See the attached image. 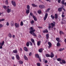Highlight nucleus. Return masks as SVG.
I'll list each match as a JSON object with an SVG mask.
<instances>
[{"instance_id":"obj_47","label":"nucleus","mask_w":66,"mask_h":66,"mask_svg":"<svg viewBox=\"0 0 66 66\" xmlns=\"http://www.w3.org/2000/svg\"><path fill=\"white\" fill-rule=\"evenodd\" d=\"M2 27H3V25L2 24L0 23V29Z\"/></svg>"},{"instance_id":"obj_42","label":"nucleus","mask_w":66,"mask_h":66,"mask_svg":"<svg viewBox=\"0 0 66 66\" xmlns=\"http://www.w3.org/2000/svg\"><path fill=\"white\" fill-rule=\"evenodd\" d=\"M30 15L31 16H32V17L33 16H34L33 15V13L31 12L30 13Z\"/></svg>"},{"instance_id":"obj_34","label":"nucleus","mask_w":66,"mask_h":66,"mask_svg":"<svg viewBox=\"0 0 66 66\" xmlns=\"http://www.w3.org/2000/svg\"><path fill=\"white\" fill-rule=\"evenodd\" d=\"M62 61L63 64H65L66 63V61L64 60H62Z\"/></svg>"},{"instance_id":"obj_17","label":"nucleus","mask_w":66,"mask_h":66,"mask_svg":"<svg viewBox=\"0 0 66 66\" xmlns=\"http://www.w3.org/2000/svg\"><path fill=\"white\" fill-rule=\"evenodd\" d=\"M10 24L12 27L14 26V23L13 21H12L11 22V23H10Z\"/></svg>"},{"instance_id":"obj_35","label":"nucleus","mask_w":66,"mask_h":66,"mask_svg":"<svg viewBox=\"0 0 66 66\" xmlns=\"http://www.w3.org/2000/svg\"><path fill=\"white\" fill-rule=\"evenodd\" d=\"M19 64H23V62L22 61L20 60V61H19Z\"/></svg>"},{"instance_id":"obj_1","label":"nucleus","mask_w":66,"mask_h":66,"mask_svg":"<svg viewBox=\"0 0 66 66\" xmlns=\"http://www.w3.org/2000/svg\"><path fill=\"white\" fill-rule=\"evenodd\" d=\"M30 30H31L30 31V34H31V35H32L36 37V35L35 34V33H34V32L35 31V29L33 30V28L32 27H31L30 28Z\"/></svg>"},{"instance_id":"obj_27","label":"nucleus","mask_w":66,"mask_h":66,"mask_svg":"<svg viewBox=\"0 0 66 66\" xmlns=\"http://www.w3.org/2000/svg\"><path fill=\"white\" fill-rule=\"evenodd\" d=\"M11 10H10V9L7 8V12L8 13H9L10 12H11Z\"/></svg>"},{"instance_id":"obj_50","label":"nucleus","mask_w":66,"mask_h":66,"mask_svg":"<svg viewBox=\"0 0 66 66\" xmlns=\"http://www.w3.org/2000/svg\"><path fill=\"white\" fill-rule=\"evenodd\" d=\"M29 43H30V46H32V45H33V44L31 42V41L29 42Z\"/></svg>"},{"instance_id":"obj_31","label":"nucleus","mask_w":66,"mask_h":66,"mask_svg":"<svg viewBox=\"0 0 66 66\" xmlns=\"http://www.w3.org/2000/svg\"><path fill=\"white\" fill-rule=\"evenodd\" d=\"M27 10H30V6L29 5H27Z\"/></svg>"},{"instance_id":"obj_12","label":"nucleus","mask_w":66,"mask_h":66,"mask_svg":"<svg viewBox=\"0 0 66 66\" xmlns=\"http://www.w3.org/2000/svg\"><path fill=\"white\" fill-rule=\"evenodd\" d=\"M50 57L51 58H52V57H54V54H53V53H51Z\"/></svg>"},{"instance_id":"obj_39","label":"nucleus","mask_w":66,"mask_h":66,"mask_svg":"<svg viewBox=\"0 0 66 66\" xmlns=\"http://www.w3.org/2000/svg\"><path fill=\"white\" fill-rule=\"evenodd\" d=\"M46 57H50V55L48 54H46Z\"/></svg>"},{"instance_id":"obj_6","label":"nucleus","mask_w":66,"mask_h":66,"mask_svg":"<svg viewBox=\"0 0 66 66\" xmlns=\"http://www.w3.org/2000/svg\"><path fill=\"white\" fill-rule=\"evenodd\" d=\"M11 3L12 5H13L14 6H16V4L15 2L14 1H11Z\"/></svg>"},{"instance_id":"obj_48","label":"nucleus","mask_w":66,"mask_h":66,"mask_svg":"<svg viewBox=\"0 0 66 66\" xmlns=\"http://www.w3.org/2000/svg\"><path fill=\"white\" fill-rule=\"evenodd\" d=\"M3 7L4 9H6L7 8V6H3Z\"/></svg>"},{"instance_id":"obj_23","label":"nucleus","mask_w":66,"mask_h":66,"mask_svg":"<svg viewBox=\"0 0 66 66\" xmlns=\"http://www.w3.org/2000/svg\"><path fill=\"white\" fill-rule=\"evenodd\" d=\"M46 37L47 39H48L49 36V34H47L46 35Z\"/></svg>"},{"instance_id":"obj_20","label":"nucleus","mask_w":66,"mask_h":66,"mask_svg":"<svg viewBox=\"0 0 66 66\" xmlns=\"http://www.w3.org/2000/svg\"><path fill=\"white\" fill-rule=\"evenodd\" d=\"M18 52V51H17V50H13V52L14 53H16V54H17V53Z\"/></svg>"},{"instance_id":"obj_25","label":"nucleus","mask_w":66,"mask_h":66,"mask_svg":"<svg viewBox=\"0 0 66 66\" xmlns=\"http://www.w3.org/2000/svg\"><path fill=\"white\" fill-rule=\"evenodd\" d=\"M24 57L25 60H26V61H28V57L26 56V55H24Z\"/></svg>"},{"instance_id":"obj_45","label":"nucleus","mask_w":66,"mask_h":66,"mask_svg":"<svg viewBox=\"0 0 66 66\" xmlns=\"http://www.w3.org/2000/svg\"><path fill=\"white\" fill-rule=\"evenodd\" d=\"M64 50V48H60L59 50L60 51H63V50Z\"/></svg>"},{"instance_id":"obj_28","label":"nucleus","mask_w":66,"mask_h":66,"mask_svg":"<svg viewBox=\"0 0 66 66\" xmlns=\"http://www.w3.org/2000/svg\"><path fill=\"white\" fill-rule=\"evenodd\" d=\"M5 3L6 5H9L8 0H6V1H5Z\"/></svg>"},{"instance_id":"obj_2","label":"nucleus","mask_w":66,"mask_h":66,"mask_svg":"<svg viewBox=\"0 0 66 66\" xmlns=\"http://www.w3.org/2000/svg\"><path fill=\"white\" fill-rule=\"evenodd\" d=\"M4 44V41H3L2 43H0V49H2V46Z\"/></svg>"},{"instance_id":"obj_64","label":"nucleus","mask_w":66,"mask_h":66,"mask_svg":"<svg viewBox=\"0 0 66 66\" xmlns=\"http://www.w3.org/2000/svg\"><path fill=\"white\" fill-rule=\"evenodd\" d=\"M12 60H14V57H12Z\"/></svg>"},{"instance_id":"obj_3","label":"nucleus","mask_w":66,"mask_h":66,"mask_svg":"<svg viewBox=\"0 0 66 66\" xmlns=\"http://www.w3.org/2000/svg\"><path fill=\"white\" fill-rule=\"evenodd\" d=\"M53 22L54 24L53 23H52L51 24L52 26V28H53V27H55V22L54 21H53Z\"/></svg>"},{"instance_id":"obj_53","label":"nucleus","mask_w":66,"mask_h":66,"mask_svg":"<svg viewBox=\"0 0 66 66\" xmlns=\"http://www.w3.org/2000/svg\"><path fill=\"white\" fill-rule=\"evenodd\" d=\"M15 35H13L12 37H13V39H14V38H15Z\"/></svg>"},{"instance_id":"obj_37","label":"nucleus","mask_w":66,"mask_h":66,"mask_svg":"<svg viewBox=\"0 0 66 66\" xmlns=\"http://www.w3.org/2000/svg\"><path fill=\"white\" fill-rule=\"evenodd\" d=\"M57 61H59V62H61V61H62V59L60 58H59L58 59H57Z\"/></svg>"},{"instance_id":"obj_58","label":"nucleus","mask_w":66,"mask_h":66,"mask_svg":"<svg viewBox=\"0 0 66 66\" xmlns=\"http://www.w3.org/2000/svg\"><path fill=\"white\" fill-rule=\"evenodd\" d=\"M39 59L40 62H42V60H41V59H40V58H39Z\"/></svg>"},{"instance_id":"obj_44","label":"nucleus","mask_w":66,"mask_h":66,"mask_svg":"<svg viewBox=\"0 0 66 66\" xmlns=\"http://www.w3.org/2000/svg\"><path fill=\"white\" fill-rule=\"evenodd\" d=\"M4 21V19H0V22H1V21Z\"/></svg>"},{"instance_id":"obj_30","label":"nucleus","mask_w":66,"mask_h":66,"mask_svg":"<svg viewBox=\"0 0 66 66\" xmlns=\"http://www.w3.org/2000/svg\"><path fill=\"white\" fill-rule=\"evenodd\" d=\"M61 46V44L59 42H58L57 43V47H60Z\"/></svg>"},{"instance_id":"obj_41","label":"nucleus","mask_w":66,"mask_h":66,"mask_svg":"<svg viewBox=\"0 0 66 66\" xmlns=\"http://www.w3.org/2000/svg\"><path fill=\"white\" fill-rule=\"evenodd\" d=\"M37 66H40V63H37Z\"/></svg>"},{"instance_id":"obj_55","label":"nucleus","mask_w":66,"mask_h":66,"mask_svg":"<svg viewBox=\"0 0 66 66\" xmlns=\"http://www.w3.org/2000/svg\"><path fill=\"white\" fill-rule=\"evenodd\" d=\"M50 28H51V26H50L48 27V29L49 30H50Z\"/></svg>"},{"instance_id":"obj_5","label":"nucleus","mask_w":66,"mask_h":66,"mask_svg":"<svg viewBox=\"0 0 66 66\" xmlns=\"http://www.w3.org/2000/svg\"><path fill=\"white\" fill-rule=\"evenodd\" d=\"M61 3H62V4H63V5H64V6H66V4H65V3H66V2L65 3V1L64 0H62L61 1Z\"/></svg>"},{"instance_id":"obj_57","label":"nucleus","mask_w":66,"mask_h":66,"mask_svg":"<svg viewBox=\"0 0 66 66\" xmlns=\"http://www.w3.org/2000/svg\"><path fill=\"white\" fill-rule=\"evenodd\" d=\"M48 63V61L47 60H45V63Z\"/></svg>"},{"instance_id":"obj_13","label":"nucleus","mask_w":66,"mask_h":66,"mask_svg":"<svg viewBox=\"0 0 66 66\" xmlns=\"http://www.w3.org/2000/svg\"><path fill=\"white\" fill-rule=\"evenodd\" d=\"M43 33H48V31L47 29H45V30L43 31Z\"/></svg>"},{"instance_id":"obj_62","label":"nucleus","mask_w":66,"mask_h":66,"mask_svg":"<svg viewBox=\"0 0 66 66\" xmlns=\"http://www.w3.org/2000/svg\"><path fill=\"white\" fill-rule=\"evenodd\" d=\"M3 14V13L2 12V13L0 12V16L2 14Z\"/></svg>"},{"instance_id":"obj_56","label":"nucleus","mask_w":66,"mask_h":66,"mask_svg":"<svg viewBox=\"0 0 66 66\" xmlns=\"http://www.w3.org/2000/svg\"><path fill=\"white\" fill-rule=\"evenodd\" d=\"M62 18H64V17H65V15L62 14Z\"/></svg>"},{"instance_id":"obj_51","label":"nucleus","mask_w":66,"mask_h":66,"mask_svg":"<svg viewBox=\"0 0 66 66\" xmlns=\"http://www.w3.org/2000/svg\"><path fill=\"white\" fill-rule=\"evenodd\" d=\"M50 10V9H47L46 10V12H48V11H49V10Z\"/></svg>"},{"instance_id":"obj_10","label":"nucleus","mask_w":66,"mask_h":66,"mask_svg":"<svg viewBox=\"0 0 66 66\" xmlns=\"http://www.w3.org/2000/svg\"><path fill=\"white\" fill-rule=\"evenodd\" d=\"M40 43H41V41L39 40L37 42V46H40Z\"/></svg>"},{"instance_id":"obj_49","label":"nucleus","mask_w":66,"mask_h":66,"mask_svg":"<svg viewBox=\"0 0 66 66\" xmlns=\"http://www.w3.org/2000/svg\"><path fill=\"white\" fill-rule=\"evenodd\" d=\"M32 53L31 52H30L29 53V56H31V55H32Z\"/></svg>"},{"instance_id":"obj_21","label":"nucleus","mask_w":66,"mask_h":66,"mask_svg":"<svg viewBox=\"0 0 66 66\" xmlns=\"http://www.w3.org/2000/svg\"><path fill=\"white\" fill-rule=\"evenodd\" d=\"M43 48H40L38 50L39 52H40V53H42V52H43Z\"/></svg>"},{"instance_id":"obj_59","label":"nucleus","mask_w":66,"mask_h":66,"mask_svg":"<svg viewBox=\"0 0 66 66\" xmlns=\"http://www.w3.org/2000/svg\"><path fill=\"white\" fill-rule=\"evenodd\" d=\"M59 33L60 34H62V31H60Z\"/></svg>"},{"instance_id":"obj_60","label":"nucleus","mask_w":66,"mask_h":66,"mask_svg":"<svg viewBox=\"0 0 66 66\" xmlns=\"http://www.w3.org/2000/svg\"><path fill=\"white\" fill-rule=\"evenodd\" d=\"M62 9L63 10V11H65V9H64V7H63Z\"/></svg>"},{"instance_id":"obj_38","label":"nucleus","mask_w":66,"mask_h":66,"mask_svg":"<svg viewBox=\"0 0 66 66\" xmlns=\"http://www.w3.org/2000/svg\"><path fill=\"white\" fill-rule=\"evenodd\" d=\"M20 25L21 26H22L23 25V22L21 21V23L20 24Z\"/></svg>"},{"instance_id":"obj_19","label":"nucleus","mask_w":66,"mask_h":66,"mask_svg":"<svg viewBox=\"0 0 66 66\" xmlns=\"http://www.w3.org/2000/svg\"><path fill=\"white\" fill-rule=\"evenodd\" d=\"M16 58L18 60H20V57L19 56V55L18 54H16Z\"/></svg>"},{"instance_id":"obj_22","label":"nucleus","mask_w":66,"mask_h":66,"mask_svg":"<svg viewBox=\"0 0 66 66\" xmlns=\"http://www.w3.org/2000/svg\"><path fill=\"white\" fill-rule=\"evenodd\" d=\"M31 5L33 7H38V6L37 5H36L34 4H31Z\"/></svg>"},{"instance_id":"obj_24","label":"nucleus","mask_w":66,"mask_h":66,"mask_svg":"<svg viewBox=\"0 0 66 66\" xmlns=\"http://www.w3.org/2000/svg\"><path fill=\"white\" fill-rule=\"evenodd\" d=\"M35 56L37 58V59H39V55H38V54H35Z\"/></svg>"},{"instance_id":"obj_26","label":"nucleus","mask_w":66,"mask_h":66,"mask_svg":"<svg viewBox=\"0 0 66 66\" xmlns=\"http://www.w3.org/2000/svg\"><path fill=\"white\" fill-rule=\"evenodd\" d=\"M26 13L27 14H28L29 13H30V10H26Z\"/></svg>"},{"instance_id":"obj_7","label":"nucleus","mask_w":66,"mask_h":66,"mask_svg":"<svg viewBox=\"0 0 66 66\" xmlns=\"http://www.w3.org/2000/svg\"><path fill=\"white\" fill-rule=\"evenodd\" d=\"M48 44L49 45L48 48L49 49H50V47H52V44L50 42H48Z\"/></svg>"},{"instance_id":"obj_15","label":"nucleus","mask_w":66,"mask_h":66,"mask_svg":"<svg viewBox=\"0 0 66 66\" xmlns=\"http://www.w3.org/2000/svg\"><path fill=\"white\" fill-rule=\"evenodd\" d=\"M58 11L59 12H62V8L60 7L59 8L58 10Z\"/></svg>"},{"instance_id":"obj_4","label":"nucleus","mask_w":66,"mask_h":66,"mask_svg":"<svg viewBox=\"0 0 66 66\" xmlns=\"http://www.w3.org/2000/svg\"><path fill=\"white\" fill-rule=\"evenodd\" d=\"M47 17H48V13H46L45 17L44 18V20H46Z\"/></svg>"},{"instance_id":"obj_52","label":"nucleus","mask_w":66,"mask_h":66,"mask_svg":"<svg viewBox=\"0 0 66 66\" xmlns=\"http://www.w3.org/2000/svg\"><path fill=\"white\" fill-rule=\"evenodd\" d=\"M38 28H39V29H42L43 28V27H39V26H38Z\"/></svg>"},{"instance_id":"obj_16","label":"nucleus","mask_w":66,"mask_h":66,"mask_svg":"<svg viewBox=\"0 0 66 66\" xmlns=\"http://www.w3.org/2000/svg\"><path fill=\"white\" fill-rule=\"evenodd\" d=\"M33 18H34V20L35 21H37V18H36V17L35 16H33Z\"/></svg>"},{"instance_id":"obj_63","label":"nucleus","mask_w":66,"mask_h":66,"mask_svg":"<svg viewBox=\"0 0 66 66\" xmlns=\"http://www.w3.org/2000/svg\"><path fill=\"white\" fill-rule=\"evenodd\" d=\"M39 38H40V37H41V35H39Z\"/></svg>"},{"instance_id":"obj_8","label":"nucleus","mask_w":66,"mask_h":66,"mask_svg":"<svg viewBox=\"0 0 66 66\" xmlns=\"http://www.w3.org/2000/svg\"><path fill=\"white\" fill-rule=\"evenodd\" d=\"M39 7L40 8V9H43V8H45V6L43 5H40L39 6Z\"/></svg>"},{"instance_id":"obj_54","label":"nucleus","mask_w":66,"mask_h":66,"mask_svg":"<svg viewBox=\"0 0 66 66\" xmlns=\"http://www.w3.org/2000/svg\"><path fill=\"white\" fill-rule=\"evenodd\" d=\"M61 0H58V2L59 3H61Z\"/></svg>"},{"instance_id":"obj_14","label":"nucleus","mask_w":66,"mask_h":66,"mask_svg":"<svg viewBox=\"0 0 66 66\" xmlns=\"http://www.w3.org/2000/svg\"><path fill=\"white\" fill-rule=\"evenodd\" d=\"M54 18L55 19H56L58 18V15L57 14H55L54 15Z\"/></svg>"},{"instance_id":"obj_43","label":"nucleus","mask_w":66,"mask_h":66,"mask_svg":"<svg viewBox=\"0 0 66 66\" xmlns=\"http://www.w3.org/2000/svg\"><path fill=\"white\" fill-rule=\"evenodd\" d=\"M31 23V24H34V21H33V20H32Z\"/></svg>"},{"instance_id":"obj_11","label":"nucleus","mask_w":66,"mask_h":66,"mask_svg":"<svg viewBox=\"0 0 66 66\" xmlns=\"http://www.w3.org/2000/svg\"><path fill=\"white\" fill-rule=\"evenodd\" d=\"M23 49L25 51H26V52L28 51V48H27V47H24L23 48Z\"/></svg>"},{"instance_id":"obj_61","label":"nucleus","mask_w":66,"mask_h":66,"mask_svg":"<svg viewBox=\"0 0 66 66\" xmlns=\"http://www.w3.org/2000/svg\"><path fill=\"white\" fill-rule=\"evenodd\" d=\"M33 43V44H34V46H35V42L34 43Z\"/></svg>"},{"instance_id":"obj_33","label":"nucleus","mask_w":66,"mask_h":66,"mask_svg":"<svg viewBox=\"0 0 66 66\" xmlns=\"http://www.w3.org/2000/svg\"><path fill=\"white\" fill-rule=\"evenodd\" d=\"M56 39L58 42H60V38H56Z\"/></svg>"},{"instance_id":"obj_32","label":"nucleus","mask_w":66,"mask_h":66,"mask_svg":"<svg viewBox=\"0 0 66 66\" xmlns=\"http://www.w3.org/2000/svg\"><path fill=\"white\" fill-rule=\"evenodd\" d=\"M51 17L52 18V19H54V16H53L52 14L51 15Z\"/></svg>"},{"instance_id":"obj_9","label":"nucleus","mask_w":66,"mask_h":66,"mask_svg":"<svg viewBox=\"0 0 66 66\" xmlns=\"http://www.w3.org/2000/svg\"><path fill=\"white\" fill-rule=\"evenodd\" d=\"M14 25L16 27V28H19V24H18L16 23H15Z\"/></svg>"},{"instance_id":"obj_18","label":"nucleus","mask_w":66,"mask_h":66,"mask_svg":"<svg viewBox=\"0 0 66 66\" xmlns=\"http://www.w3.org/2000/svg\"><path fill=\"white\" fill-rule=\"evenodd\" d=\"M8 36H9V37H10V38H12V35L11 33H9L8 35Z\"/></svg>"},{"instance_id":"obj_36","label":"nucleus","mask_w":66,"mask_h":66,"mask_svg":"<svg viewBox=\"0 0 66 66\" xmlns=\"http://www.w3.org/2000/svg\"><path fill=\"white\" fill-rule=\"evenodd\" d=\"M26 45L27 47H29V42H28L26 43Z\"/></svg>"},{"instance_id":"obj_29","label":"nucleus","mask_w":66,"mask_h":66,"mask_svg":"<svg viewBox=\"0 0 66 66\" xmlns=\"http://www.w3.org/2000/svg\"><path fill=\"white\" fill-rule=\"evenodd\" d=\"M38 13L39 14H40L41 13H42V11H41V10H39L38 11Z\"/></svg>"},{"instance_id":"obj_46","label":"nucleus","mask_w":66,"mask_h":66,"mask_svg":"<svg viewBox=\"0 0 66 66\" xmlns=\"http://www.w3.org/2000/svg\"><path fill=\"white\" fill-rule=\"evenodd\" d=\"M9 25H10V24L9 23V22H7L6 23V26H9Z\"/></svg>"},{"instance_id":"obj_40","label":"nucleus","mask_w":66,"mask_h":66,"mask_svg":"<svg viewBox=\"0 0 66 66\" xmlns=\"http://www.w3.org/2000/svg\"><path fill=\"white\" fill-rule=\"evenodd\" d=\"M31 42L32 43H34V42H35V41L33 39H31Z\"/></svg>"}]
</instances>
